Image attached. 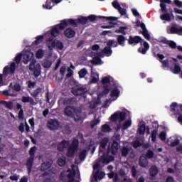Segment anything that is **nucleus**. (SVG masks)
<instances>
[{"label": "nucleus", "instance_id": "nucleus-9", "mask_svg": "<svg viewBox=\"0 0 182 182\" xmlns=\"http://www.w3.org/2000/svg\"><path fill=\"white\" fill-rule=\"evenodd\" d=\"M69 25H71V26H73L75 25V19L73 18H68V19H64L60 21V24H58V27L60 31H63L65 28L69 26Z\"/></svg>", "mask_w": 182, "mask_h": 182}, {"label": "nucleus", "instance_id": "nucleus-57", "mask_svg": "<svg viewBox=\"0 0 182 182\" xmlns=\"http://www.w3.org/2000/svg\"><path fill=\"white\" fill-rule=\"evenodd\" d=\"M180 144V139H176L173 141L171 142L170 146L171 147H176V146H178Z\"/></svg>", "mask_w": 182, "mask_h": 182}, {"label": "nucleus", "instance_id": "nucleus-7", "mask_svg": "<svg viewBox=\"0 0 182 182\" xmlns=\"http://www.w3.org/2000/svg\"><path fill=\"white\" fill-rule=\"evenodd\" d=\"M109 119L112 120V122H117L118 119L119 122H124V120H126V112L117 111L111 115Z\"/></svg>", "mask_w": 182, "mask_h": 182}, {"label": "nucleus", "instance_id": "nucleus-21", "mask_svg": "<svg viewBox=\"0 0 182 182\" xmlns=\"http://www.w3.org/2000/svg\"><path fill=\"white\" fill-rule=\"evenodd\" d=\"M161 42L164 45H168L169 48H171V49H176V48H177V43H176V42L173 41H168L166 38L161 39Z\"/></svg>", "mask_w": 182, "mask_h": 182}, {"label": "nucleus", "instance_id": "nucleus-40", "mask_svg": "<svg viewBox=\"0 0 182 182\" xmlns=\"http://www.w3.org/2000/svg\"><path fill=\"white\" fill-rule=\"evenodd\" d=\"M126 30H127V27L120 26L119 29L115 30V33H122L124 36L127 34Z\"/></svg>", "mask_w": 182, "mask_h": 182}, {"label": "nucleus", "instance_id": "nucleus-4", "mask_svg": "<svg viewBox=\"0 0 182 182\" xmlns=\"http://www.w3.org/2000/svg\"><path fill=\"white\" fill-rule=\"evenodd\" d=\"M71 93H73L74 96H82V95L87 93V87L82 85H75L72 87Z\"/></svg>", "mask_w": 182, "mask_h": 182}, {"label": "nucleus", "instance_id": "nucleus-22", "mask_svg": "<svg viewBox=\"0 0 182 182\" xmlns=\"http://www.w3.org/2000/svg\"><path fill=\"white\" fill-rule=\"evenodd\" d=\"M75 24L73 26H77V24L80 23V25H86L87 23V17L81 16L77 19H74Z\"/></svg>", "mask_w": 182, "mask_h": 182}, {"label": "nucleus", "instance_id": "nucleus-51", "mask_svg": "<svg viewBox=\"0 0 182 182\" xmlns=\"http://www.w3.org/2000/svg\"><path fill=\"white\" fill-rule=\"evenodd\" d=\"M50 66H52V61H50L49 60H44V62L43 63V67L45 69H49V68H50Z\"/></svg>", "mask_w": 182, "mask_h": 182}, {"label": "nucleus", "instance_id": "nucleus-43", "mask_svg": "<svg viewBox=\"0 0 182 182\" xmlns=\"http://www.w3.org/2000/svg\"><path fill=\"white\" fill-rule=\"evenodd\" d=\"M132 127V119H128L124 123L122 127V130H127V129H129V127Z\"/></svg>", "mask_w": 182, "mask_h": 182}, {"label": "nucleus", "instance_id": "nucleus-12", "mask_svg": "<svg viewBox=\"0 0 182 182\" xmlns=\"http://www.w3.org/2000/svg\"><path fill=\"white\" fill-rule=\"evenodd\" d=\"M60 122L58 119H49L47 122V126L50 130H58Z\"/></svg>", "mask_w": 182, "mask_h": 182}, {"label": "nucleus", "instance_id": "nucleus-36", "mask_svg": "<svg viewBox=\"0 0 182 182\" xmlns=\"http://www.w3.org/2000/svg\"><path fill=\"white\" fill-rule=\"evenodd\" d=\"M170 33H171V34L177 33V34L180 35V33H182V27H181L179 28H177L175 26L171 27Z\"/></svg>", "mask_w": 182, "mask_h": 182}, {"label": "nucleus", "instance_id": "nucleus-50", "mask_svg": "<svg viewBox=\"0 0 182 182\" xmlns=\"http://www.w3.org/2000/svg\"><path fill=\"white\" fill-rule=\"evenodd\" d=\"M58 164L60 166V167H63L65 164H66V158L63 157V158H59L58 159Z\"/></svg>", "mask_w": 182, "mask_h": 182}, {"label": "nucleus", "instance_id": "nucleus-34", "mask_svg": "<svg viewBox=\"0 0 182 182\" xmlns=\"http://www.w3.org/2000/svg\"><path fill=\"white\" fill-rule=\"evenodd\" d=\"M74 119V122H80L82 120V113L79 112H75L73 117H71Z\"/></svg>", "mask_w": 182, "mask_h": 182}, {"label": "nucleus", "instance_id": "nucleus-16", "mask_svg": "<svg viewBox=\"0 0 182 182\" xmlns=\"http://www.w3.org/2000/svg\"><path fill=\"white\" fill-rule=\"evenodd\" d=\"M64 35L66 38H68V39H72V38L76 36V31L72 28H68L65 30Z\"/></svg>", "mask_w": 182, "mask_h": 182}, {"label": "nucleus", "instance_id": "nucleus-15", "mask_svg": "<svg viewBox=\"0 0 182 182\" xmlns=\"http://www.w3.org/2000/svg\"><path fill=\"white\" fill-rule=\"evenodd\" d=\"M32 58H33V53L31 51H27L23 55V62L25 65H28L31 60H32Z\"/></svg>", "mask_w": 182, "mask_h": 182}, {"label": "nucleus", "instance_id": "nucleus-6", "mask_svg": "<svg viewBox=\"0 0 182 182\" xmlns=\"http://www.w3.org/2000/svg\"><path fill=\"white\" fill-rule=\"evenodd\" d=\"M87 21H90V22H95V21H96L97 19H102L103 22H105V21H111V22L117 21V17H112V16L106 17L103 16H96L93 14L88 16L87 17Z\"/></svg>", "mask_w": 182, "mask_h": 182}, {"label": "nucleus", "instance_id": "nucleus-32", "mask_svg": "<svg viewBox=\"0 0 182 182\" xmlns=\"http://www.w3.org/2000/svg\"><path fill=\"white\" fill-rule=\"evenodd\" d=\"M112 80H113V77H112L110 75H107L102 79L101 82L102 85H104V86H107V83H110Z\"/></svg>", "mask_w": 182, "mask_h": 182}, {"label": "nucleus", "instance_id": "nucleus-61", "mask_svg": "<svg viewBox=\"0 0 182 182\" xmlns=\"http://www.w3.org/2000/svg\"><path fill=\"white\" fill-rule=\"evenodd\" d=\"M118 12L120 14V15L122 16H124V15H126L127 11L126 10V9L121 7L120 9H118Z\"/></svg>", "mask_w": 182, "mask_h": 182}, {"label": "nucleus", "instance_id": "nucleus-64", "mask_svg": "<svg viewBox=\"0 0 182 182\" xmlns=\"http://www.w3.org/2000/svg\"><path fill=\"white\" fill-rule=\"evenodd\" d=\"M173 4L177 6L178 8H182V2L180 1V0H174Z\"/></svg>", "mask_w": 182, "mask_h": 182}, {"label": "nucleus", "instance_id": "nucleus-54", "mask_svg": "<svg viewBox=\"0 0 182 182\" xmlns=\"http://www.w3.org/2000/svg\"><path fill=\"white\" fill-rule=\"evenodd\" d=\"M139 134H144V133H146V125L144 124L139 127Z\"/></svg>", "mask_w": 182, "mask_h": 182}, {"label": "nucleus", "instance_id": "nucleus-23", "mask_svg": "<svg viewBox=\"0 0 182 182\" xmlns=\"http://www.w3.org/2000/svg\"><path fill=\"white\" fill-rule=\"evenodd\" d=\"M35 161V158L28 157L26 164L27 167V171L28 174H31V171H32V167H33V161Z\"/></svg>", "mask_w": 182, "mask_h": 182}, {"label": "nucleus", "instance_id": "nucleus-30", "mask_svg": "<svg viewBox=\"0 0 182 182\" xmlns=\"http://www.w3.org/2000/svg\"><path fill=\"white\" fill-rule=\"evenodd\" d=\"M43 39H45V37L42 35L37 36L36 37V41H34L32 43L33 46H35L36 45H40V43H42L43 42Z\"/></svg>", "mask_w": 182, "mask_h": 182}, {"label": "nucleus", "instance_id": "nucleus-10", "mask_svg": "<svg viewBox=\"0 0 182 182\" xmlns=\"http://www.w3.org/2000/svg\"><path fill=\"white\" fill-rule=\"evenodd\" d=\"M15 69H16V64L13 62L11 63L10 67L9 65L4 67L3 75L4 76H8L9 73H10V75H14L15 73Z\"/></svg>", "mask_w": 182, "mask_h": 182}, {"label": "nucleus", "instance_id": "nucleus-41", "mask_svg": "<svg viewBox=\"0 0 182 182\" xmlns=\"http://www.w3.org/2000/svg\"><path fill=\"white\" fill-rule=\"evenodd\" d=\"M45 56V51L42 49H38L36 53V57L37 59H42Z\"/></svg>", "mask_w": 182, "mask_h": 182}, {"label": "nucleus", "instance_id": "nucleus-33", "mask_svg": "<svg viewBox=\"0 0 182 182\" xmlns=\"http://www.w3.org/2000/svg\"><path fill=\"white\" fill-rule=\"evenodd\" d=\"M59 28L58 27V25L54 26L51 30H50V35L53 36L54 38H56V36H59Z\"/></svg>", "mask_w": 182, "mask_h": 182}, {"label": "nucleus", "instance_id": "nucleus-26", "mask_svg": "<svg viewBox=\"0 0 182 182\" xmlns=\"http://www.w3.org/2000/svg\"><path fill=\"white\" fill-rule=\"evenodd\" d=\"M144 48H139L138 49V52L139 53H141L142 55H146L147 53V50H149L150 46L149 45V43L147 41H144L143 43Z\"/></svg>", "mask_w": 182, "mask_h": 182}, {"label": "nucleus", "instance_id": "nucleus-19", "mask_svg": "<svg viewBox=\"0 0 182 182\" xmlns=\"http://www.w3.org/2000/svg\"><path fill=\"white\" fill-rule=\"evenodd\" d=\"M170 111L173 114H180V105H177V102H172L170 105Z\"/></svg>", "mask_w": 182, "mask_h": 182}, {"label": "nucleus", "instance_id": "nucleus-28", "mask_svg": "<svg viewBox=\"0 0 182 182\" xmlns=\"http://www.w3.org/2000/svg\"><path fill=\"white\" fill-rule=\"evenodd\" d=\"M110 92V88H109L108 85L103 86V90L98 95V97L101 99L103 96H107Z\"/></svg>", "mask_w": 182, "mask_h": 182}, {"label": "nucleus", "instance_id": "nucleus-2", "mask_svg": "<svg viewBox=\"0 0 182 182\" xmlns=\"http://www.w3.org/2000/svg\"><path fill=\"white\" fill-rule=\"evenodd\" d=\"M159 2L161 11L163 12V14L160 16V19H161V21L170 22L172 16L168 14V10H167V5H166V4H171V0H160Z\"/></svg>", "mask_w": 182, "mask_h": 182}, {"label": "nucleus", "instance_id": "nucleus-53", "mask_svg": "<svg viewBox=\"0 0 182 182\" xmlns=\"http://www.w3.org/2000/svg\"><path fill=\"white\" fill-rule=\"evenodd\" d=\"M100 123V119L99 118L96 119L95 120H92L90 122V127L91 129H95V126H97Z\"/></svg>", "mask_w": 182, "mask_h": 182}, {"label": "nucleus", "instance_id": "nucleus-48", "mask_svg": "<svg viewBox=\"0 0 182 182\" xmlns=\"http://www.w3.org/2000/svg\"><path fill=\"white\" fill-rule=\"evenodd\" d=\"M129 151H130V149L127 146H124L122 149V157H127V155L129 154Z\"/></svg>", "mask_w": 182, "mask_h": 182}, {"label": "nucleus", "instance_id": "nucleus-5", "mask_svg": "<svg viewBox=\"0 0 182 182\" xmlns=\"http://www.w3.org/2000/svg\"><path fill=\"white\" fill-rule=\"evenodd\" d=\"M79 149V141L73 140L71 145L68 149L67 157H75V154L77 151Z\"/></svg>", "mask_w": 182, "mask_h": 182}, {"label": "nucleus", "instance_id": "nucleus-42", "mask_svg": "<svg viewBox=\"0 0 182 182\" xmlns=\"http://www.w3.org/2000/svg\"><path fill=\"white\" fill-rule=\"evenodd\" d=\"M101 130L103 133H109V132H112V129L110 126L107 124H105L101 127Z\"/></svg>", "mask_w": 182, "mask_h": 182}, {"label": "nucleus", "instance_id": "nucleus-52", "mask_svg": "<svg viewBox=\"0 0 182 182\" xmlns=\"http://www.w3.org/2000/svg\"><path fill=\"white\" fill-rule=\"evenodd\" d=\"M180 72H181V68L180 67L179 65H177L176 63H175V66L173 70V73H174V75H178Z\"/></svg>", "mask_w": 182, "mask_h": 182}, {"label": "nucleus", "instance_id": "nucleus-20", "mask_svg": "<svg viewBox=\"0 0 182 182\" xmlns=\"http://www.w3.org/2000/svg\"><path fill=\"white\" fill-rule=\"evenodd\" d=\"M139 165L143 168H146V167L149 166V160L147 158H146V156H144V155H142L139 157Z\"/></svg>", "mask_w": 182, "mask_h": 182}, {"label": "nucleus", "instance_id": "nucleus-11", "mask_svg": "<svg viewBox=\"0 0 182 182\" xmlns=\"http://www.w3.org/2000/svg\"><path fill=\"white\" fill-rule=\"evenodd\" d=\"M143 41V38L139 36H135L134 37L133 36H130L127 40L129 45H133L134 46L139 45V43H142Z\"/></svg>", "mask_w": 182, "mask_h": 182}, {"label": "nucleus", "instance_id": "nucleus-45", "mask_svg": "<svg viewBox=\"0 0 182 182\" xmlns=\"http://www.w3.org/2000/svg\"><path fill=\"white\" fill-rule=\"evenodd\" d=\"M144 156L146 159H149V160L153 159V157H154V152L153 151H151V149H149L146 151V154L144 155Z\"/></svg>", "mask_w": 182, "mask_h": 182}, {"label": "nucleus", "instance_id": "nucleus-55", "mask_svg": "<svg viewBox=\"0 0 182 182\" xmlns=\"http://www.w3.org/2000/svg\"><path fill=\"white\" fill-rule=\"evenodd\" d=\"M166 136H167V133H166V132H161L159 134V139H160L162 141H166Z\"/></svg>", "mask_w": 182, "mask_h": 182}, {"label": "nucleus", "instance_id": "nucleus-37", "mask_svg": "<svg viewBox=\"0 0 182 182\" xmlns=\"http://www.w3.org/2000/svg\"><path fill=\"white\" fill-rule=\"evenodd\" d=\"M119 95H120V90L117 87L114 88L110 92L111 97H119Z\"/></svg>", "mask_w": 182, "mask_h": 182}, {"label": "nucleus", "instance_id": "nucleus-14", "mask_svg": "<svg viewBox=\"0 0 182 182\" xmlns=\"http://www.w3.org/2000/svg\"><path fill=\"white\" fill-rule=\"evenodd\" d=\"M112 43L111 40H109L107 43V47H105L102 50L103 53L107 56H112V53H113V50H112V48H114V44Z\"/></svg>", "mask_w": 182, "mask_h": 182}, {"label": "nucleus", "instance_id": "nucleus-1", "mask_svg": "<svg viewBox=\"0 0 182 182\" xmlns=\"http://www.w3.org/2000/svg\"><path fill=\"white\" fill-rule=\"evenodd\" d=\"M102 153V155L100 156ZM99 159H96V163L93 166L94 170H97V168H100V164H109V163H112V161H114V156L112 155H109V153L107 152H102L100 149L99 150Z\"/></svg>", "mask_w": 182, "mask_h": 182}, {"label": "nucleus", "instance_id": "nucleus-35", "mask_svg": "<svg viewBox=\"0 0 182 182\" xmlns=\"http://www.w3.org/2000/svg\"><path fill=\"white\" fill-rule=\"evenodd\" d=\"M152 55L154 58H159V59H160L161 60H163V59L166 58L164 55L160 54L159 53H157V49L156 48L152 50Z\"/></svg>", "mask_w": 182, "mask_h": 182}, {"label": "nucleus", "instance_id": "nucleus-17", "mask_svg": "<svg viewBox=\"0 0 182 182\" xmlns=\"http://www.w3.org/2000/svg\"><path fill=\"white\" fill-rule=\"evenodd\" d=\"M48 48L50 50L57 48V49L62 50V49H63V43L59 40L57 41H53L51 43V46H49Z\"/></svg>", "mask_w": 182, "mask_h": 182}, {"label": "nucleus", "instance_id": "nucleus-49", "mask_svg": "<svg viewBox=\"0 0 182 182\" xmlns=\"http://www.w3.org/2000/svg\"><path fill=\"white\" fill-rule=\"evenodd\" d=\"M37 148L36 146H33L28 151V154L30 155V157H32L35 159V153H36Z\"/></svg>", "mask_w": 182, "mask_h": 182}, {"label": "nucleus", "instance_id": "nucleus-39", "mask_svg": "<svg viewBox=\"0 0 182 182\" xmlns=\"http://www.w3.org/2000/svg\"><path fill=\"white\" fill-rule=\"evenodd\" d=\"M41 93H42V88L39 87L36 90H33L32 92H31V96H33V97H38V95H41Z\"/></svg>", "mask_w": 182, "mask_h": 182}, {"label": "nucleus", "instance_id": "nucleus-46", "mask_svg": "<svg viewBox=\"0 0 182 182\" xmlns=\"http://www.w3.org/2000/svg\"><path fill=\"white\" fill-rule=\"evenodd\" d=\"M87 154V151H86V149H83L80 154H79V159L81 161H83V160H85V159H86V156Z\"/></svg>", "mask_w": 182, "mask_h": 182}, {"label": "nucleus", "instance_id": "nucleus-29", "mask_svg": "<svg viewBox=\"0 0 182 182\" xmlns=\"http://www.w3.org/2000/svg\"><path fill=\"white\" fill-rule=\"evenodd\" d=\"M149 174L151 177H156V176L159 174V168L156 166H152L149 169Z\"/></svg>", "mask_w": 182, "mask_h": 182}, {"label": "nucleus", "instance_id": "nucleus-8", "mask_svg": "<svg viewBox=\"0 0 182 182\" xmlns=\"http://www.w3.org/2000/svg\"><path fill=\"white\" fill-rule=\"evenodd\" d=\"M111 43L109 44H114V48H117V46L124 47V43H126V37L123 35H117V41L114 39L110 40Z\"/></svg>", "mask_w": 182, "mask_h": 182}, {"label": "nucleus", "instance_id": "nucleus-31", "mask_svg": "<svg viewBox=\"0 0 182 182\" xmlns=\"http://www.w3.org/2000/svg\"><path fill=\"white\" fill-rule=\"evenodd\" d=\"M50 167H52V164L49 161L43 162V164H41V171H46V170H48V168H50Z\"/></svg>", "mask_w": 182, "mask_h": 182}, {"label": "nucleus", "instance_id": "nucleus-56", "mask_svg": "<svg viewBox=\"0 0 182 182\" xmlns=\"http://www.w3.org/2000/svg\"><path fill=\"white\" fill-rule=\"evenodd\" d=\"M141 33L145 39H146V41H150V34L149 33L148 30H146V31H142Z\"/></svg>", "mask_w": 182, "mask_h": 182}, {"label": "nucleus", "instance_id": "nucleus-24", "mask_svg": "<svg viewBox=\"0 0 182 182\" xmlns=\"http://www.w3.org/2000/svg\"><path fill=\"white\" fill-rule=\"evenodd\" d=\"M69 146V141H66L63 139L60 143L58 144L57 149L58 151H64L65 149H66Z\"/></svg>", "mask_w": 182, "mask_h": 182}, {"label": "nucleus", "instance_id": "nucleus-18", "mask_svg": "<svg viewBox=\"0 0 182 182\" xmlns=\"http://www.w3.org/2000/svg\"><path fill=\"white\" fill-rule=\"evenodd\" d=\"M76 108L70 106H68L64 109V113L68 117H73Z\"/></svg>", "mask_w": 182, "mask_h": 182}, {"label": "nucleus", "instance_id": "nucleus-58", "mask_svg": "<svg viewBox=\"0 0 182 182\" xmlns=\"http://www.w3.org/2000/svg\"><path fill=\"white\" fill-rule=\"evenodd\" d=\"M159 62H161V63H162V66L163 68H168V60H161L160 58H159Z\"/></svg>", "mask_w": 182, "mask_h": 182}, {"label": "nucleus", "instance_id": "nucleus-13", "mask_svg": "<svg viewBox=\"0 0 182 182\" xmlns=\"http://www.w3.org/2000/svg\"><path fill=\"white\" fill-rule=\"evenodd\" d=\"M152 127L155 129L152 130L151 132V141L153 143L156 142V140L157 139V129H159V122L155 121L152 123Z\"/></svg>", "mask_w": 182, "mask_h": 182}, {"label": "nucleus", "instance_id": "nucleus-25", "mask_svg": "<svg viewBox=\"0 0 182 182\" xmlns=\"http://www.w3.org/2000/svg\"><path fill=\"white\" fill-rule=\"evenodd\" d=\"M21 102L23 103H30L31 106H36V103L35 100L31 97L23 96L21 97Z\"/></svg>", "mask_w": 182, "mask_h": 182}, {"label": "nucleus", "instance_id": "nucleus-44", "mask_svg": "<svg viewBox=\"0 0 182 182\" xmlns=\"http://www.w3.org/2000/svg\"><path fill=\"white\" fill-rule=\"evenodd\" d=\"M80 79H83L86 75H87V70L86 68H82L78 72Z\"/></svg>", "mask_w": 182, "mask_h": 182}, {"label": "nucleus", "instance_id": "nucleus-47", "mask_svg": "<svg viewBox=\"0 0 182 182\" xmlns=\"http://www.w3.org/2000/svg\"><path fill=\"white\" fill-rule=\"evenodd\" d=\"M53 4V1L52 0H47L46 2V5L43 4V7L46 8V9H52V7L53 6V5H52Z\"/></svg>", "mask_w": 182, "mask_h": 182}, {"label": "nucleus", "instance_id": "nucleus-3", "mask_svg": "<svg viewBox=\"0 0 182 182\" xmlns=\"http://www.w3.org/2000/svg\"><path fill=\"white\" fill-rule=\"evenodd\" d=\"M30 72L33 73V76L37 79V77H39L41 76V74L42 73V67L39 63L36 64V60L33 59L30 64L28 68Z\"/></svg>", "mask_w": 182, "mask_h": 182}, {"label": "nucleus", "instance_id": "nucleus-27", "mask_svg": "<svg viewBox=\"0 0 182 182\" xmlns=\"http://www.w3.org/2000/svg\"><path fill=\"white\" fill-rule=\"evenodd\" d=\"M117 151H119V142L114 140L111 146V153L112 154H115L117 153Z\"/></svg>", "mask_w": 182, "mask_h": 182}, {"label": "nucleus", "instance_id": "nucleus-63", "mask_svg": "<svg viewBox=\"0 0 182 182\" xmlns=\"http://www.w3.org/2000/svg\"><path fill=\"white\" fill-rule=\"evenodd\" d=\"M141 142H140V141L136 140L134 141V144H133L134 149H137V147H141Z\"/></svg>", "mask_w": 182, "mask_h": 182}, {"label": "nucleus", "instance_id": "nucleus-59", "mask_svg": "<svg viewBox=\"0 0 182 182\" xmlns=\"http://www.w3.org/2000/svg\"><path fill=\"white\" fill-rule=\"evenodd\" d=\"M22 60V54H18L17 55L15 58H14V60L16 62V63L19 64L21 63V60Z\"/></svg>", "mask_w": 182, "mask_h": 182}, {"label": "nucleus", "instance_id": "nucleus-38", "mask_svg": "<svg viewBox=\"0 0 182 182\" xmlns=\"http://www.w3.org/2000/svg\"><path fill=\"white\" fill-rule=\"evenodd\" d=\"M109 143V138L105 137L101 140V142L100 144V147L102 149H106V146H107V144Z\"/></svg>", "mask_w": 182, "mask_h": 182}, {"label": "nucleus", "instance_id": "nucleus-62", "mask_svg": "<svg viewBox=\"0 0 182 182\" xmlns=\"http://www.w3.org/2000/svg\"><path fill=\"white\" fill-rule=\"evenodd\" d=\"M112 6H114V8L115 9H117V10H119V9L122 7V6H120V4H119V2L116 1H113V2L112 3Z\"/></svg>", "mask_w": 182, "mask_h": 182}, {"label": "nucleus", "instance_id": "nucleus-60", "mask_svg": "<svg viewBox=\"0 0 182 182\" xmlns=\"http://www.w3.org/2000/svg\"><path fill=\"white\" fill-rule=\"evenodd\" d=\"M131 173L132 177L135 178L137 176V169H136V166H132L131 169Z\"/></svg>", "mask_w": 182, "mask_h": 182}]
</instances>
